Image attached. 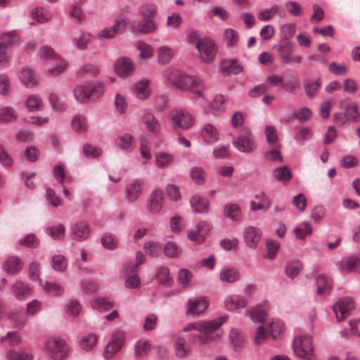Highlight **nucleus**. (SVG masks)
I'll return each mask as SVG.
<instances>
[{
    "label": "nucleus",
    "instance_id": "f257e3e1",
    "mask_svg": "<svg viewBox=\"0 0 360 360\" xmlns=\"http://www.w3.org/2000/svg\"><path fill=\"white\" fill-rule=\"evenodd\" d=\"M227 320V316H220L210 321H200L201 334L191 335V338L198 341L200 345H206L212 341H217L221 338V333L212 334L219 328Z\"/></svg>",
    "mask_w": 360,
    "mask_h": 360
},
{
    "label": "nucleus",
    "instance_id": "f03ea898",
    "mask_svg": "<svg viewBox=\"0 0 360 360\" xmlns=\"http://www.w3.org/2000/svg\"><path fill=\"white\" fill-rule=\"evenodd\" d=\"M43 351L51 360H65L70 354L71 349L67 342L60 338H51L44 341Z\"/></svg>",
    "mask_w": 360,
    "mask_h": 360
},
{
    "label": "nucleus",
    "instance_id": "7ed1b4c3",
    "mask_svg": "<svg viewBox=\"0 0 360 360\" xmlns=\"http://www.w3.org/2000/svg\"><path fill=\"white\" fill-rule=\"evenodd\" d=\"M295 354L300 359L316 360L313 339L310 335L301 334L295 336L292 343Z\"/></svg>",
    "mask_w": 360,
    "mask_h": 360
},
{
    "label": "nucleus",
    "instance_id": "20e7f679",
    "mask_svg": "<svg viewBox=\"0 0 360 360\" xmlns=\"http://www.w3.org/2000/svg\"><path fill=\"white\" fill-rule=\"evenodd\" d=\"M178 89L192 92L195 98L200 99V104L202 106L207 103L202 92L206 87L203 80L199 77L184 73Z\"/></svg>",
    "mask_w": 360,
    "mask_h": 360
},
{
    "label": "nucleus",
    "instance_id": "39448f33",
    "mask_svg": "<svg viewBox=\"0 0 360 360\" xmlns=\"http://www.w3.org/2000/svg\"><path fill=\"white\" fill-rule=\"evenodd\" d=\"M172 128L174 130L191 129L195 124V117L183 109H174L170 112Z\"/></svg>",
    "mask_w": 360,
    "mask_h": 360
},
{
    "label": "nucleus",
    "instance_id": "423d86ee",
    "mask_svg": "<svg viewBox=\"0 0 360 360\" xmlns=\"http://www.w3.org/2000/svg\"><path fill=\"white\" fill-rule=\"evenodd\" d=\"M233 146L240 152L250 153L256 148L253 136L248 129H243L239 136L233 141Z\"/></svg>",
    "mask_w": 360,
    "mask_h": 360
},
{
    "label": "nucleus",
    "instance_id": "0eeeda50",
    "mask_svg": "<svg viewBox=\"0 0 360 360\" xmlns=\"http://www.w3.org/2000/svg\"><path fill=\"white\" fill-rule=\"evenodd\" d=\"M200 58L204 63L212 61L217 54V47L214 42L210 39H203L196 43Z\"/></svg>",
    "mask_w": 360,
    "mask_h": 360
},
{
    "label": "nucleus",
    "instance_id": "6e6552de",
    "mask_svg": "<svg viewBox=\"0 0 360 360\" xmlns=\"http://www.w3.org/2000/svg\"><path fill=\"white\" fill-rule=\"evenodd\" d=\"M125 340V333L122 330H117L113 333L112 340L105 346L103 355L106 359H111L117 352H118Z\"/></svg>",
    "mask_w": 360,
    "mask_h": 360
},
{
    "label": "nucleus",
    "instance_id": "1a4fd4ad",
    "mask_svg": "<svg viewBox=\"0 0 360 360\" xmlns=\"http://www.w3.org/2000/svg\"><path fill=\"white\" fill-rule=\"evenodd\" d=\"M145 189V181L142 179H135L126 185L124 196L129 202H136Z\"/></svg>",
    "mask_w": 360,
    "mask_h": 360
},
{
    "label": "nucleus",
    "instance_id": "9d476101",
    "mask_svg": "<svg viewBox=\"0 0 360 360\" xmlns=\"http://www.w3.org/2000/svg\"><path fill=\"white\" fill-rule=\"evenodd\" d=\"M164 204L165 195L163 191L160 189L153 191L146 200L147 210L152 214L160 213L163 209Z\"/></svg>",
    "mask_w": 360,
    "mask_h": 360
},
{
    "label": "nucleus",
    "instance_id": "9b49d317",
    "mask_svg": "<svg viewBox=\"0 0 360 360\" xmlns=\"http://www.w3.org/2000/svg\"><path fill=\"white\" fill-rule=\"evenodd\" d=\"M248 297L244 295H231L227 296L224 300L225 308L230 311L240 313L242 309L248 305Z\"/></svg>",
    "mask_w": 360,
    "mask_h": 360
},
{
    "label": "nucleus",
    "instance_id": "f8f14e48",
    "mask_svg": "<svg viewBox=\"0 0 360 360\" xmlns=\"http://www.w3.org/2000/svg\"><path fill=\"white\" fill-rule=\"evenodd\" d=\"M354 308V302L351 297H342L333 305V309L337 320L342 321Z\"/></svg>",
    "mask_w": 360,
    "mask_h": 360
},
{
    "label": "nucleus",
    "instance_id": "ddd939ff",
    "mask_svg": "<svg viewBox=\"0 0 360 360\" xmlns=\"http://www.w3.org/2000/svg\"><path fill=\"white\" fill-rule=\"evenodd\" d=\"M209 302L206 298H191L186 304V313L193 316L202 314L208 308Z\"/></svg>",
    "mask_w": 360,
    "mask_h": 360
},
{
    "label": "nucleus",
    "instance_id": "4468645a",
    "mask_svg": "<svg viewBox=\"0 0 360 360\" xmlns=\"http://www.w3.org/2000/svg\"><path fill=\"white\" fill-rule=\"evenodd\" d=\"M262 236V231L252 226H247L243 231V240L249 248H256L261 240Z\"/></svg>",
    "mask_w": 360,
    "mask_h": 360
},
{
    "label": "nucleus",
    "instance_id": "2eb2a0df",
    "mask_svg": "<svg viewBox=\"0 0 360 360\" xmlns=\"http://www.w3.org/2000/svg\"><path fill=\"white\" fill-rule=\"evenodd\" d=\"M90 233V229L88 223L81 221L75 223L71 226L70 236L73 240L82 241L86 239Z\"/></svg>",
    "mask_w": 360,
    "mask_h": 360
},
{
    "label": "nucleus",
    "instance_id": "dca6fc26",
    "mask_svg": "<svg viewBox=\"0 0 360 360\" xmlns=\"http://www.w3.org/2000/svg\"><path fill=\"white\" fill-rule=\"evenodd\" d=\"M338 269L343 274L360 271V255H354L342 259L338 264Z\"/></svg>",
    "mask_w": 360,
    "mask_h": 360
},
{
    "label": "nucleus",
    "instance_id": "f3484780",
    "mask_svg": "<svg viewBox=\"0 0 360 360\" xmlns=\"http://www.w3.org/2000/svg\"><path fill=\"white\" fill-rule=\"evenodd\" d=\"M115 72L121 77H127L133 73L134 65L133 61L128 58H122L117 60L114 65Z\"/></svg>",
    "mask_w": 360,
    "mask_h": 360
},
{
    "label": "nucleus",
    "instance_id": "a211bd4d",
    "mask_svg": "<svg viewBox=\"0 0 360 360\" xmlns=\"http://www.w3.org/2000/svg\"><path fill=\"white\" fill-rule=\"evenodd\" d=\"M210 225L205 221L198 223L193 230L188 231V237L191 240L200 244L205 240V234L210 231Z\"/></svg>",
    "mask_w": 360,
    "mask_h": 360
},
{
    "label": "nucleus",
    "instance_id": "6ab92c4d",
    "mask_svg": "<svg viewBox=\"0 0 360 360\" xmlns=\"http://www.w3.org/2000/svg\"><path fill=\"white\" fill-rule=\"evenodd\" d=\"M11 290L13 296L18 300H24L32 294V288L20 280H16L11 286Z\"/></svg>",
    "mask_w": 360,
    "mask_h": 360
},
{
    "label": "nucleus",
    "instance_id": "aec40b11",
    "mask_svg": "<svg viewBox=\"0 0 360 360\" xmlns=\"http://www.w3.org/2000/svg\"><path fill=\"white\" fill-rule=\"evenodd\" d=\"M20 82L27 87L32 88L38 84V78L29 67L22 68L19 72Z\"/></svg>",
    "mask_w": 360,
    "mask_h": 360
},
{
    "label": "nucleus",
    "instance_id": "412c9836",
    "mask_svg": "<svg viewBox=\"0 0 360 360\" xmlns=\"http://www.w3.org/2000/svg\"><path fill=\"white\" fill-rule=\"evenodd\" d=\"M245 314L255 323L264 322L267 316L266 311L260 304H257L246 310Z\"/></svg>",
    "mask_w": 360,
    "mask_h": 360
},
{
    "label": "nucleus",
    "instance_id": "4be33fe9",
    "mask_svg": "<svg viewBox=\"0 0 360 360\" xmlns=\"http://www.w3.org/2000/svg\"><path fill=\"white\" fill-rule=\"evenodd\" d=\"M294 49V44L288 40L282 41L278 44V52L279 57L284 63H288L290 62Z\"/></svg>",
    "mask_w": 360,
    "mask_h": 360
},
{
    "label": "nucleus",
    "instance_id": "5701e85b",
    "mask_svg": "<svg viewBox=\"0 0 360 360\" xmlns=\"http://www.w3.org/2000/svg\"><path fill=\"white\" fill-rule=\"evenodd\" d=\"M22 262L15 256L8 257L3 263L4 270L13 275L18 274L22 269Z\"/></svg>",
    "mask_w": 360,
    "mask_h": 360
},
{
    "label": "nucleus",
    "instance_id": "b1692460",
    "mask_svg": "<svg viewBox=\"0 0 360 360\" xmlns=\"http://www.w3.org/2000/svg\"><path fill=\"white\" fill-rule=\"evenodd\" d=\"M174 162V155L172 153L160 151L155 154V165L159 169L170 167Z\"/></svg>",
    "mask_w": 360,
    "mask_h": 360
},
{
    "label": "nucleus",
    "instance_id": "393cba45",
    "mask_svg": "<svg viewBox=\"0 0 360 360\" xmlns=\"http://www.w3.org/2000/svg\"><path fill=\"white\" fill-rule=\"evenodd\" d=\"M219 278L223 282L232 283L240 279V274L237 269L226 266L221 270Z\"/></svg>",
    "mask_w": 360,
    "mask_h": 360
},
{
    "label": "nucleus",
    "instance_id": "a878e982",
    "mask_svg": "<svg viewBox=\"0 0 360 360\" xmlns=\"http://www.w3.org/2000/svg\"><path fill=\"white\" fill-rule=\"evenodd\" d=\"M39 283L46 294L55 297H59L63 295L64 293V289L63 286L56 282L47 281L44 283L42 279L39 278Z\"/></svg>",
    "mask_w": 360,
    "mask_h": 360
},
{
    "label": "nucleus",
    "instance_id": "bb28decb",
    "mask_svg": "<svg viewBox=\"0 0 360 360\" xmlns=\"http://www.w3.org/2000/svg\"><path fill=\"white\" fill-rule=\"evenodd\" d=\"M201 136L207 143H214L219 140V132L211 124H205L201 130Z\"/></svg>",
    "mask_w": 360,
    "mask_h": 360
},
{
    "label": "nucleus",
    "instance_id": "cd10ccee",
    "mask_svg": "<svg viewBox=\"0 0 360 360\" xmlns=\"http://www.w3.org/2000/svg\"><path fill=\"white\" fill-rule=\"evenodd\" d=\"M150 83V81L149 79H143L134 84V92L139 99L145 100L150 96L151 94L150 89L149 88Z\"/></svg>",
    "mask_w": 360,
    "mask_h": 360
},
{
    "label": "nucleus",
    "instance_id": "c85d7f7f",
    "mask_svg": "<svg viewBox=\"0 0 360 360\" xmlns=\"http://www.w3.org/2000/svg\"><path fill=\"white\" fill-rule=\"evenodd\" d=\"M25 105L29 112H37L43 110L42 98L37 94H30L27 96Z\"/></svg>",
    "mask_w": 360,
    "mask_h": 360
},
{
    "label": "nucleus",
    "instance_id": "c756f323",
    "mask_svg": "<svg viewBox=\"0 0 360 360\" xmlns=\"http://www.w3.org/2000/svg\"><path fill=\"white\" fill-rule=\"evenodd\" d=\"M183 75L184 72L172 68H169L163 72L164 78L176 88H179Z\"/></svg>",
    "mask_w": 360,
    "mask_h": 360
},
{
    "label": "nucleus",
    "instance_id": "7c9ffc66",
    "mask_svg": "<svg viewBox=\"0 0 360 360\" xmlns=\"http://www.w3.org/2000/svg\"><path fill=\"white\" fill-rule=\"evenodd\" d=\"M94 39V37L91 33L88 32H82L73 41V45L77 49L84 51L88 48L89 44Z\"/></svg>",
    "mask_w": 360,
    "mask_h": 360
},
{
    "label": "nucleus",
    "instance_id": "2f4dec72",
    "mask_svg": "<svg viewBox=\"0 0 360 360\" xmlns=\"http://www.w3.org/2000/svg\"><path fill=\"white\" fill-rule=\"evenodd\" d=\"M6 342L10 347H16L19 346L22 342V335L16 330L8 331L5 335L0 338L1 344H4Z\"/></svg>",
    "mask_w": 360,
    "mask_h": 360
},
{
    "label": "nucleus",
    "instance_id": "473e14b6",
    "mask_svg": "<svg viewBox=\"0 0 360 360\" xmlns=\"http://www.w3.org/2000/svg\"><path fill=\"white\" fill-rule=\"evenodd\" d=\"M274 177L279 182L287 184L292 179V175L287 166H282L276 168L273 171Z\"/></svg>",
    "mask_w": 360,
    "mask_h": 360
},
{
    "label": "nucleus",
    "instance_id": "72a5a7b5",
    "mask_svg": "<svg viewBox=\"0 0 360 360\" xmlns=\"http://www.w3.org/2000/svg\"><path fill=\"white\" fill-rule=\"evenodd\" d=\"M224 214L232 221H239L241 218V210L236 203L226 204L224 207Z\"/></svg>",
    "mask_w": 360,
    "mask_h": 360
},
{
    "label": "nucleus",
    "instance_id": "f704fd0d",
    "mask_svg": "<svg viewBox=\"0 0 360 360\" xmlns=\"http://www.w3.org/2000/svg\"><path fill=\"white\" fill-rule=\"evenodd\" d=\"M143 122L150 132L158 134L160 131V124L153 115L146 114L143 117Z\"/></svg>",
    "mask_w": 360,
    "mask_h": 360
},
{
    "label": "nucleus",
    "instance_id": "c9c22d12",
    "mask_svg": "<svg viewBox=\"0 0 360 360\" xmlns=\"http://www.w3.org/2000/svg\"><path fill=\"white\" fill-rule=\"evenodd\" d=\"M191 205L194 212L202 213L208 210L209 202L205 198L195 195L191 199Z\"/></svg>",
    "mask_w": 360,
    "mask_h": 360
},
{
    "label": "nucleus",
    "instance_id": "e433bc0d",
    "mask_svg": "<svg viewBox=\"0 0 360 360\" xmlns=\"http://www.w3.org/2000/svg\"><path fill=\"white\" fill-rule=\"evenodd\" d=\"M98 342V337L94 333H89L81 338L79 345L81 349L84 351L91 350Z\"/></svg>",
    "mask_w": 360,
    "mask_h": 360
},
{
    "label": "nucleus",
    "instance_id": "4c0bfd02",
    "mask_svg": "<svg viewBox=\"0 0 360 360\" xmlns=\"http://www.w3.org/2000/svg\"><path fill=\"white\" fill-rule=\"evenodd\" d=\"M32 19L35 20L37 22L44 23L49 22L52 18V15L44 8H35L30 13Z\"/></svg>",
    "mask_w": 360,
    "mask_h": 360
},
{
    "label": "nucleus",
    "instance_id": "58836bf2",
    "mask_svg": "<svg viewBox=\"0 0 360 360\" xmlns=\"http://www.w3.org/2000/svg\"><path fill=\"white\" fill-rule=\"evenodd\" d=\"M158 61L160 64L168 63L174 56L173 49L168 46H162L157 50Z\"/></svg>",
    "mask_w": 360,
    "mask_h": 360
},
{
    "label": "nucleus",
    "instance_id": "ea45409f",
    "mask_svg": "<svg viewBox=\"0 0 360 360\" xmlns=\"http://www.w3.org/2000/svg\"><path fill=\"white\" fill-rule=\"evenodd\" d=\"M266 252L263 257L267 259L273 260L276 258L277 252L280 248V243L273 239L266 240Z\"/></svg>",
    "mask_w": 360,
    "mask_h": 360
},
{
    "label": "nucleus",
    "instance_id": "a19ab883",
    "mask_svg": "<svg viewBox=\"0 0 360 360\" xmlns=\"http://www.w3.org/2000/svg\"><path fill=\"white\" fill-rule=\"evenodd\" d=\"M115 145L122 150H131L134 146V138L129 134L119 136L115 141Z\"/></svg>",
    "mask_w": 360,
    "mask_h": 360
},
{
    "label": "nucleus",
    "instance_id": "79ce46f5",
    "mask_svg": "<svg viewBox=\"0 0 360 360\" xmlns=\"http://www.w3.org/2000/svg\"><path fill=\"white\" fill-rule=\"evenodd\" d=\"M186 340L183 338H176L174 343V352L178 358H185L191 352L189 347L186 345Z\"/></svg>",
    "mask_w": 360,
    "mask_h": 360
},
{
    "label": "nucleus",
    "instance_id": "37998d69",
    "mask_svg": "<svg viewBox=\"0 0 360 360\" xmlns=\"http://www.w3.org/2000/svg\"><path fill=\"white\" fill-rule=\"evenodd\" d=\"M53 174L54 179L60 185H63L65 183L72 182V178L70 176H66L65 168L61 165H57L53 167Z\"/></svg>",
    "mask_w": 360,
    "mask_h": 360
},
{
    "label": "nucleus",
    "instance_id": "c03bdc74",
    "mask_svg": "<svg viewBox=\"0 0 360 360\" xmlns=\"http://www.w3.org/2000/svg\"><path fill=\"white\" fill-rule=\"evenodd\" d=\"M313 229L309 223L304 221L294 229V233L297 239L304 240L305 237L312 233Z\"/></svg>",
    "mask_w": 360,
    "mask_h": 360
},
{
    "label": "nucleus",
    "instance_id": "a18cd8bd",
    "mask_svg": "<svg viewBox=\"0 0 360 360\" xmlns=\"http://www.w3.org/2000/svg\"><path fill=\"white\" fill-rule=\"evenodd\" d=\"M316 292L319 295L328 294L332 288V283L325 276H319L316 279Z\"/></svg>",
    "mask_w": 360,
    "mask_h": 360
},
{
    "label": "nucleus",
    "instance_id": "49530a36",
    "mask_svg": "<svg viewBox=\"0 0 360 360\" xmlns=\"http://www.w3.org/2000/svg\"><path fill=\"white\" fill-rule=\"evenodd\" d=\"M51 264L54 271L63 272L68 267V261L65 256L56 255L52 257Z\"/></svg>",
    "mask_w": 360,
    "mask_h": 360
},
{
    "label": "nucleus",
    "instance_id": "de8ad7c7",
    "mask_svg": "<svg viewBox=\"0 0 360 360\" xmlns=\"http://www.w3.org/2000/svg\"><path fill=\"white\" fill-rule=\"evenodd\" d=\"M39 56L41 60H57L60 59V56L58 55L53 49L48 45L43 46L39 50Z\"/></svg>",
    "mask_w": 360,
    "mask_h": 360
},
{
    "label": "nucleus",
    "instance_id": "09e8293b",
    "mask_svg": "<svg viewBox=\"0 0 360 360\" xmlns=\"http://www.w3.org/2000/svg\"><path fill=\"white\" fill-rule=\"evenodd\" d=\"M280 7L278 5H273L271 8L262 10L257 14L260 21H269L280 13Z\"/></svg>",
    "mask_w": 360,
    "mask_h": 360
},
{
    "label": "nucleus",
    "instance_id": "8fccbe9b",
    "mask_svg": "<svg viewBox=\"0 0 360 360\" xmlns=\"http://www.w3.org/2000/svg\"><path fill=\"white\" fill-rule=\"evenodd\" d=\"M71 126L77 133H82L87 127L86 119L81 115H76L72 117Z\"/></svg>",
    "mask_w": 360,
    "mask_h": 360
},
{
    "label": "nucleus",
    "instance_id": "3c124183",
    "mask_svg": "<svg viewBox=\"0 0 360 360\" xmlns=\"http://www.w3.org/2000/svg\"><path fill=\"white\" fill-rule=\"evenodd\" d=\"M164 252L167 257L174 258L181 255L182 250L175 242L168 241L165 245Z\"/></svg>",
    "mask_w": 360,
    "mask_h": 360
},
{
    "label": "nucleus",
    "instance_id": "603ef678",
    "mask_svg": "<svg viewBox=\"0 0 360 360\" xmlns=\"http://www.w3.org/2000/svg\"><path fill=\"white\" fill-rule=\"evenodd\" d=\"M75 98L79 103H86L90 100L89 87L79 85L73 91Z\"/></svg>",
    "mask_w": 360,
    "mask_h": 360
},
{
    "label": "nucleus",
    "instance_id": "864d4df0",
    "mask_svg": "<svg viewBox=\"0 0 360 360\" xmlns=\"http://www.w3.org/2000/svg\"><path fill=\"white\" fill-rule=\"evenodd\" d=\"M284 331V325L278 319L273 320L269 326V333L274 340H276Z\"/></svg>",
    "mask_w": 360,
    "mask_h": 360
},
{
    "label": "nucleus",
    "instance_id": "5fc2aeb1",
    "mask_svg": "<svg viewBox=\"0 0 360 360\" xmlns=\"http://www.w3.org/2000/svg\"><path fill=\"white\" fill-rule=\"evenodd\" d=\"M88 87L90 100H96L101 98L105 91V86L103 82H96Z\"/></svg>",
    "mask_w": 360,
    "mask_h": 360
},
{
    "label": "nucleus",
    "instance_id": "6e6d98bb",
    "mask_svg": "<svg viewBox=\"0 0 360 360\" xmlns=\"http://www.w3.org/2000/svg\"><path fill=\"white\" fill-rule=\"evenodd\" d=\"M265 136L269 144L276 147L281 146L278 143V136L277 131L274 126L267 125L266 127Z\"/></svg>",
    "mask_w": 360,
    "mask_h": 360
},
{
    "label": "nucleus",
    "instance_id": "4d7b16f0",
    "mask_svg": "<svg viewBox=\"0 0 360 360\" xmlns=\"http://www.w3.org/2000/svg\"><path fill=\"white\" fill-rule=\"evenodd\" d=\"M113 302L107 301L102 297H96L91 302V307L100 311L109 310L113 307Z\"/></svg>",
    "mask_w": 360,
    "mask_h": 360
},
{
    "label": "nucleus",
    "instance_id": "13d9d810",
    "mask_svg": "<svg viewBox=\"0 0 360 360\" xmlns=\"http://www.w3.org/2000/svg\"><path fill=\"white\" fill-rule=\"evenodd\" d=\"M136 49L140 51L139 57L142 59H148L153 56V49L152 46L145 43L143 41H138L136 44Z\"/></svg>",
    "mask_w": 360,
    "mask_h": 360
},
{
    "label": "nucleus",
    "instance_id": "bf43d9fd",
    "mask_svg": "<svg viewBox=\"0 0 360 360\" xmlns=\"http://www.w3.org/2000/svg\"><path fill=\"white\" fill-rule=\"evenodd\" d=\"M6 360H32L33 356L28 353L14 349H8L5 354Z\"/></svg>",
    "mask_w": 360,
    "mask_h": 360
},
{
    "label": "nucleus",
    "instance_id": "052dcab7",
    "mask_svg": "<svg viewBox=\"0 0 360 360\" xmlns=\"http://www.w3.org/2000/svg\"><path fill=\"white\" fill-rule=\"evenodd\" d=\"M155 278L158 283L162 285H170L172 283L169 269L165 266H160L157 269Z\"/></svg>",
    "mask_w": 360,
    "mask_h": 360
},
{
    "label": "nucleus",
    "instance_id": "680f3d73",
    "mask_svg": "<svg viewBox=\"0 0 360 360\" xmlns=\"http://www.w3.org/2000/svg\"><path fill=\"white\" fill-rule=\"evenodd\" d=\"M151 349L150 342L146 340H139L135 344V355L138 357L146 356Z\"/></svg>",
    "mask_w": 360,
    "mask_h": 360
},
{
    "label": "nucleus",
    "instance_id": "e2e57ef3",
    "mask_svg": "<svg viewBox=\"0 0 360 360\" xmlns=\"http://www.w3.org/2000/svg\"><path fill=\"white\" fill-rule=\"evenodd\" d=\"M46 233L48 236L55 240H60L65 236V229L63 224H58L57 226L46 228Z\"/></svg>",
    "mask_w": 360,
    "mask_h": 360
},
{
    "label": "nucleus",
    "instance_id": "0e129e2a",
    "mask_svg": "<svg viewBox=\"0 0 360 360\" xmlns=\"http://www.w3.org/2000/svg\"><path fill=\"white\" fill-rule=\"evenodd\" d=\"M226 102V98L223 95H217L212 102L210 103L212 112L214 115L224 111V104Z\"/></svg>",
    "mask_w": 360,
    "mask_h": 360
},
{
    "label": "nucleus",
    "instance_id": "69168bd1",
    "mask_svg": "<svg viewBox=\"0 0 360 360\" xmlns=\"http://www.w3.org/2000/svg\"><path fill=\"white\" fill-rule=\"evenodd\" d=\"M190 176L193 181L198 185H202L205 183V173L202 167H192L190 172Z\"/></svg>",
    "mask_w": 360,
    "mask_h": 360
},
{
    "label": "nucleus",
    "instance_id": "338daca9",
    "mask_svg": "<svg viewBox=\"0 0 360 360\" xmlns=\"http://www.w3.org/2000/svg\"><path fill=\"white\" fill-rule=\"evenodd\" d=\"M156 30L155 22L150 20L143 18L138 23V31L143 34L152 33Z\"/></svg>",
    "mask_w": 360,
    "mask_h": 360
},
{
    "label": "nucleus",
    "instance_id": "774afa93",
    "mask_svg": "<svg viewBox=\"0 0 360 360\" xmlns=\"http://www.w3.org/2000/svg\"><path fill=\"white\" fill-rule=\"evenodd\" d=\"M16 118V112L12 108L3 107L0 108V123L12 122Z\"/></svg>",
    "mask_w": 360,
    "mask_h": 360
}]
</instances>
